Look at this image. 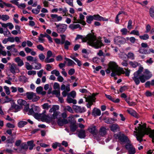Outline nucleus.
<instances>
[{
    "instance_id": "f8f14e48",
    "label": "nucleus",
    "mask_w": 154,
    "mask_h": 154,
    "mask_svg": "<svg viewBox=\"0 0 154 154\" xmlns=\"http://www.w3.org/2000/svg\"><path fill=\"white\" fill-rule=\"evenodd\" d=\"M28 148V146L27 144L25 143H23L20 145L19 149L20 152L23 154H24Z\"/></svg>"
},
{
    "instance_id": "6ab92c4d",
    "label": "nucleus",
    "mask_w": 154,
    "mask_h": 154,
    "mask_svg": "<svg viewBox=\"0 0 154 154\" xmlns=\"http://www.w3.org/2000/svg\"><path fill=\"white\" fill-rule=\"evenodd\" d=\"M89 131L93 134H95L97 132L96 127L94 126H91L88 128Z\"/></svg>"
},
{
    "instance_id": "bf43d9fd",
    "label": "nucleus",
    "mask_w": 154,
    "mask_h": 154,
    "mask_svg": "<svg viewBox=\"0 0 154 154\" xmlns=\"http://www.w3.org/2000/svg\"><path fill=\"white\" fill-rule=\"evenodd\" d=\"M130 34L136 35L137 36L139 35V33L138 30H133L131 31Z\"/></svg>"
},
{
    "instance_id": "c03bdc74",
    "label": "nucleus",
    "mask_w": 154,
    "mask_h": 154,
    "mask_svg": "<svg viewBox=\"0 0 154 154\" xmlns=\"http://www.w3.org/2000/svg\"><path fill=\"white\" fill-rule=\"evenodd\" d=\"M68 118L71 119H69L68 120H67L66 119H63V125L68 124L69 122H70V123H72V118L71 117L69 116L68 117Z\"/></svg>"
},
{
    "instance_id": "6e6d98bb",
    "label": "nucleus",
    "mask_w": 154,
    "mask_h": 154,
    "mask_svg": "<svg viewBox=\"0 0 154 154\" xmlns=\"http://www.w3.org/2000/svg\"><path fill=\"white\" fill-rule=\"evenodd\" d=\"M54 57L55 55H53L51 51L49 50L48 51L47 53V56L46 57Z\"/></svg>"
},
{
    "instance_id": "09e8293b",
    "label": "nucleus",
    "mask_w": 154,
    "mask_h": 154,
    "mask_svg": "<svg viewBox=\"0 0 154 154\" xmlns=\"http://www.w3.org/2000/svg\"><path fill=\"white\" fill-rule=\"evenodd\" d=\"M19 108L20 107L19 106L16 105L14 103H13L11 104L10 109H19Z\"/></svg>"
},
{
    "instance_id": "7c9ffc66",
    "label": "nucleus",
    "mask_w": 154,
    "mask_h": 154,
    "mask_svg": "<svg viewBox=\"0 0 154 154\" xmlns=\"http://www.w3.org/2000/svg\"><path fill=\"white\" fill-rule=\"evenodd\" d=\"M111 130L113 132H115L117 129H119V128L117 124H113L110 127Z\"/></svg>"
},
{
    "instance_id": "680f3d73",
    "label": "nucleus",
    "mask_w": 154,
    "mask_h": 154,
    "mask_svg": "<svg viewBox=\"0 0 154 154\" xmlns=\"http://www.w3.org/2000/svg\"><path fill=\"white\" fill-rule=\"evenodd\" d=\"M132 21L131 20H129L128 22V25L127 26L129 30L132 29Z\"/></svg>"
},
{
    "instance_id": "de8ad7c7",
    "label": "nucleus",
    "mask_w": 154,
    "mask_h": 154,
    "mask_svg": "<svg viewBox=\"0 0 154 154\" xmlns=\"http://www.w3.org/2000/svg\"><path fill=\"white\" fill-rule=\"evenodd\" d=\"M9 18V16L7 15H2L1 20L3 21H6L8 20Z\"/></svg>"
},
{
    "instance_id": "b1692460",
    "label": "nucleus",
    "mask_w": 154,
    "mask_h": 154,
    "mask_svg": "<svg viewBox=\"0 0 154 154\" xmlns=\"http://www.w3.org/2000/svg\"><path fill=\"white\" fill-rule=\"evenodd\" d=\"M70 131L73 132H75L77 128V126L75 124V122H72L71 123V125H70Z\"/></svg>"
},
{
    "instance_id": "7ed1b4c3",
    "label": "nucleus",
    "mask_w": 154,
    "mask_h": 154,
    "mask_svg": "<svg viewBox=\"0 0 154 154\" xmlns=\"http://www.w3.org/2000/svg\"><path fill=\"white\" fill-rule=\"evenodd\" d=\"M143 69V67L140 65L138 70L134 73V76L132 77V79L136 85H139L140 81L142 83H144L146 80L150 79L152 76L150 72L147 69L145 70L144 74H141Z\"/></svg>"
},
{
    "instance_id": "ddd939ff",
    "label": "nucleus",
    "mask_w": 154,
    "mask_h": 154,
    "mask_svg": "<svg viewBox=\"0 0 154 154\" xmlns=\"http://www.w3.org/2000/svg\"><path fill=\"white\" fill-rule=\"evenodd\" d=\"M93 17L94 20L97 21H107L108 20V19L107 18H105L103 17L100 16L99 14L94 15L92 16Z\"/></svg>"
},
{
    "instance_id": "c85d7f7f",
    "label": "nucleus",
    "mask_w": 154,
    "mask_h": 154,
    "mask_svg": "<svg viewBox=\"0 0 154 154\" xmlns=\"http://www.w3.org/2000/svg\"><path fill=\"white\" fill-rule=\"evenodd\" d=\"M128 59L131 60H134L135 59V56L134 53L131 52H128L126 55Z\"/></svg>"
},
{
    "instance_id": "f03ea898",
    "label": "nucleus",
    "mask_w": 154,
    "mask_h": 154,
    "mask_svg": "<svg viewBox=\"0 0 154 154\" xmlns=\"http://www.w3.org/2000/svg\"><path fill=\"white\" fill-rule=\"evenodd\" d=\"M139 126L137 128L135 127L136 131L134 132L137 133L136 134L137 140L140 142L142 140V138L145 134H150L149 137L152 138V142L154 144V129L152 130L150 128L146 127V123L139 124Z\"/></svg>"
},
{
    "instance_id": "5701e85b",
    "label": "nucleus",
    "mask_w": 154,
    "mask_h": 154,
    "mask_svg": "<svg viewBox=\"0 0 154 154\" xmlns=\"http://www.w3.org/2000/svg\"><path fill=\"white\" fill-rule=\"evenodd\" d=\"M69 28L72 30H74L78 28H79L80 29H82V28L81 27L80 25L79 24H71L69 25Z\"/></svg>"
},
{
    "instance_id": "a18cd8bd",
    "label": "nucleus",
    "mask_w": 154,
    "mask_h": 154,
    "mask_svg": "<svg viewBox=\"0 0 154 154\" xmlns=\"http://www.w3.org/2000/svg\"><path fill=\"white\" fill-rule=\"evenodd\" d=\"M35 65H34V69H38L41 68V64L40 63L35 62Z\"/></svg>"
},
{
    "instance_id": "72a5a7b5",
    "label": "nucleus",
    "mask_w": 154,
    "mask_h": 154,
    "mask_svg": "<svg viewBox=\"0 0 154 154\" xmlns=\"http://www.w3.org/2000/svg\"><path fill=\"white\" fill-rule=\"evenodd\" d=\"M27 124V122L26 121H20L18 123V126L20 128H22Z\"/></svg>"
},
{
    "instance_id": "9b49d317",
    "label": "nucleus",
    "mask_w": 154,
    "mask_h": 154,
    "mask_svg": "<svg viewBox=\"0 0 154 154\" xmlns=\"http://www.w3.org/2000/svg\"><path fill=\"white\" fill-rule=\"evenodd\" d=\"M34 112V117L35 119H37L41 117V115L39 114L38 113L39 111L40 108L37 106H36L34 105L32 106Z\"/></svg>"
},
{
    "instance_id": "e433bc0d",
    "label": "nucleus",
    "mask_w": 154,
    "mask_h": 154,
    "mask_svg": "<svg viewBox=\"0 0 154 154\" xmlns=\"http://www.w3.org/2000/svg\"><path fill=\"white\" fill-rule=\"evenodd\" d=\"M71 43L68 40H66L65 42L64 43V48L68 50L69 49V46L71 45Z\"/></svg>"
},
{
    "instance_id": "2f4dec72",
    "label": "nucleus",
    "mask_w": 154,
    "mask_h": 154,
    "mask_svg": "<svg viewBox=\"0 0 154 154\" xmlns=\"http://www.w3.org/2000/svg\"><path fill=\"white\" fill-rule=\"evenodd\" d=\"M65 59L67 62V65L69 66H71L73 64H75V63L71 59L66 57H65Z\"/></svg>"
},
{
    "instance_id": "2eb2a0df",
    "label": "nucleus",
    "mask_w": 154,
    "mask_h": 154,
    "mask_svg": "<svg viewBox=\"0 0 154 154\" xmlns=\"http://www.w3.org/2000/svg\"><path fill=\"white\" fill-rule=\"evenodd\" d=\"M125 71L123 68H121L119 72V73L118 75H120L122 74H125L126 76H129L130 72V70L127 69H125Z\"/></svg>"
},
{
    "instance_id": "f3484780",
    "label": "nucleus",
    "mask_w": 154,
    "mask_h": 154,
    "mask_svg": "<svg viewBox=\"0 0 154 154\" xmlns=\"http://www.w3.org/2000/svg\"><path fill=\"white\" fill-rule=\"evenodd\" d=\"M78 136L80 138H84L85 137V131L84 130L81 129L78 132Z\"/></svg>"
},
{
    "instance_id": "c9c22d12",
    "label": "nucleus",
    "mask_w": 154,
    "mask_h": 154,
    "mask_svg": "<svg viewBox=\"0 0 154 154\" xmlns=\"http://www.w3.org/2000/svg\"><path fill=\"white\" fill-rule=\"evenodd\" d=\"M49 57H46L44 61L45 63H49L54 61V58H50Z\"/></svg>"
},
{
    "instance_id": "a878e982",
    "label": "nucleus",
    "mask_w": 154,
    "mask_h": 154,
    "mask_svg": "<svg viewBox=\"0 0 154 154\" xmlns=\"http://www.w3.org/2000/svg\"><path fill=\"white\" fill-rule=\"evenodd\" d=\"M17 69V65L14 64H12L10 67V70L11 73L14 74L15 73V70Z\"/></svg>"
},
{
    "instance_id": "864d4df0",
    "label": "nucleus",
    "mask_w": 154,
    "mask_h": 154,
    "mask_svg": "<svg viewBox=\"0 0 154 154\" xmlns=\"http://www.w3.org/2000/svg\"><path fill=\"white\" fill-rule=\"evenodd\" d=\"M26 68L28 70H31L33 69L32 66L30 65L28 62H26L25 64Z\"/></svg>"
},
{
    "instance_id": "338daca9",
    "label": "nucleus",
    "mask_w": 154,
    "mask_h": 154,
    "mask_svg": "<svg viewBox=\"0 0 154 154\" xmlns=\"http://www.w3.org/2000/svg\"><path fill=\"white\" fill-rule=\"evenodd\" d=\"M53 88L54 89H58L60 90V85L57 82H55L53 86Z\"/></svg>"
},
{
    "instance_id": "4be33fe9",
    "label": "nucleus",
    "mask_w": 154,
    "mask_h": 154,
    "mask_svg": "<svg viewBox=\"0 0 154 154\" xmlns=\"http://www.w3.org/2000/svg\"><path fill=\"white\" fill-rule=\"evenodd\" d=\"M15 61L17 63V65L19 66H21L24 64L23 61L20 57H18L15 59Z\"/></svg>"
},
{
    "instance_id": "f257e3e1",
    "label": "nucleus",
    "mask_w": 154,
    "mask_h": 154,
    "mask_svg": "<svg viewBox=\"0 0 154 154\" xmlns=\"http://www.w3.org/2000/svg\"><path fill=\"white\" fill-rule=\"evenodd\" d=\"M79 39H81L82 42H87L88 45L96 49L100 48L104 45L101 41L97 39L94 34H89L86 36L77 34L75 40Z\"/></svg>"
},
{
    "instance_id": "774afa93",
    "label": "nucleus",
    "mask_w": 154,
    "mask_h": 154,
    "mask_svg": "<svg viewBox=\"0 0 154 154\" xmlns=\"http://www.w3.org/2000/svg\"><path fill=\"white\" fill-rule=\"evenodd\" d=\"M43 90V88L41 86H39L37 88L36 91L38 93H41Z\"/></svg>"
},
{
    "instance_id": "49530a36",
    "label": "nucleus",
    "mask_w": 154,
    "mask_h": 154,
    "mask_svg": "<svg viewBox=\"0 0 154 154\" xmlns=\"http://www.w3.org/2000/svg\"><path fill=\"white\" fill-rule=\"evenodd\" d=\"M60 36L61 37V44L62 45L65 42L66 36L64 35H60Z\"/></svg>"
},
{
    "instance_id": "cd10ccee",
    "label": "nucleus",
    "mask_w": 154,
    "mask_h": 154,
    "mask_svg": "<svg viewBox=\"0 0 154 154\" xmlns=\"http://www.w3.org/2000/svg\"><path fill=\"white\" fill-rule=\"evenodd\" d=\"M128 112L132 116L137 118L138 117V114L133 109H128L127 110Z\"/></svg>"
},
{
    "instance_id": "e2e57ef3",
    "label": "nucleus",
    "mask_w": 154,
    "mask_h": 154,
    "mask_svg": "<svg viewBox=\"0 0 154 154\" xmlns=\"http://www.w3.org/2000/svg\"><path fill=\"white\" fill-rule=\"evenodd\" d=\"M65 109L71 113H73V111L72 109V108L69 106H66L65 108Z\"/></svg>"
},
{
    "instance_id": "39448f33",
    "label": "nucleus",
    "mask_w": 154,
    "mask_h": 154,
    "mask_svg": "<svg viewBox=\"0 0 154 154\" xmlns=\"http://www.w3.org/2000/svg\"><path fill=\"white\" fill-rule=\"evenodd\" d=\"M114 137L116 139H118L120 142L121 144L126 143L130 142V140L128 137L124 134H122L120 133L115 134Z\"/></svg>"
},
{
    "instance_id": "58836bf2",
    "label": "nucleus",
    "mask_w": 154,
    "mask_h": 154,
    "mask_svg": "<svg viewBox=\"0 0 154 154\" xmlns=\"http://www.w3.org/2000/svg\"><path fill=\"white\" fill-rule=\"evenodd\" d=\"M19 80L22 82L26 83L28 82V79L24 76H21L20 77Z\"/></svg>"
},
{
    "instance_id": "0eeeda50",
    "label": "nucleus",
    "mask_w": 154,
    "mask_h": 154,
    "mask_svg": "<svg viewBox=\"0 0 154 154\" xmlns=\"http://www.w3.org/2000/svg\"><path fill=\"white\" fill-rule=\"evenodd\" d=\"M59 106L58 105H54L52 106V107L51 108L49 111L50 113L53 112L52 116L54 119H55L57 118L58 115L60 112L58 111L59 109Z\"/></svg>"
},
{
    "instance_id": "4d7b16f0",
    "label": "nucleus",
    "mask_w": 154,
    "mask_h": 154,
    "mask_svg": "<svg viewBox=\"0 0 154 154\" xmlns=\"http://www.w3.org/2000/svg\"><path fill=\"white\" fill-rule=\"evenodd\" d=\"M128 151L129 154H134L136 152L135 149L133 146Z\"/></svg>"
},
{
    "instance_id": "4c0bfd02",
    "label": "nucleus",
    "mask_w": 154,
    "mask_h": 154,
    "mask_svg": "<svg viewBox=\"0 0 154 154\" xmlns=\"http://www.w3.org/2000/svg\"><path fill=\"white\" fill-rule=\"evenodd\" d=\"M66 100L67 102L69 103H72L74 104H75L77 103L76 100H75L71 98L68 97Z\"/></svg>"
},
{
    "instance_id": "473e14b6",
    "label": "nucleus",
    "mask_w": 154,
    "mask_h": 154,
    "mask_svg": "<svg viewBox=\"0 0 154 154\" xmlns=\"http://www.w3.org/2000/svg\"><path fill=\"white\" fill-rule=\"evenodd\" d=\"M86 22L88 24H91L94 20L93 17L92 15L87 16L86 17Z\"/></svg>"
},
{
    "instance_id": "dca6fc26",
    "label": "nucleus",
    "mask_w": 154,
    "mask_h": 154,
    "mask_svg": "<svg viewBox=\"0 0 154 154\" xmlns=\"http://www.w3.org/2000/svg\"><path fill=\"white\" fill-rule=\"evenodd\" d=\"M105 96L107 99L114 103H118L120 101V99L119 98H117L115 99L112 97L110 95L107 94H105Z\"/></svg>"
},
{
    "instance_id": "79ce46f5",
    "label": "nucleus",
    "mask_w": 154,
    "mask_h": 154,
    "mask_svg": "<svg viewBox=\"0 0 154 154\" xmlns=\"http://www.w3.org/2000/svg\"><path fill=\"white\" fill-rule=\"evenodd\" d=\"M17 102L19 104L21 105H25L26 104V101L22 99L18 100Z\"/></svg>"
},
{
    "instance_id": "3c124183",
    "label": "nucleus",
    "mask_w": 154,
    "mask_h": 154,
    "mask_svg": "<svg viewBox=\"0 0 154 154\" xmlns=\"http://www.w3.org/2000/svg\"><path fill=\"white\" fill-rule=\"evenodd\" d=\"M4 88L5 90V92L7 94L9 95L10 94L11 92L8 87L5 86L4 87Z\"/></svg>"
},
{
    "instance_id": "0e129e2a",
    "label": "nucleus",
    "mask_w": 154,
    "mask_h": 154,
    "mask_svg": "<svg viewBox=\"0 0 154 154\" xmlns=\"http://www.w3.org/2000/svg\"><path fill=\"white\" fill-rule=\"evenodd\" d=\"M42 107L43 109L48 110L50 107V106L49 105L48 103H45L42 105Z\"/></svg>"
},
{
    "instance_id": "5fc2aeb1",
    "label": "nucleus",
    "mask_w": 154,
    "mask_h": 154,
    "mask_svg": "<svg viewBox=\"0 0 154 154\" xmlns=\"http://www.w3.org/2000/svg\"><path fill=\"white\" fill-rule=\"evenodd\" d=\"M51 73L52 74L55 75L56 76H58L60 74L59 71L56 69L54 70L51 71Z\"/></svg>"
},
{
    "instance_id": "603ef678",
    "label": "nucleus",
    "mask_w": 154,
    "mask_h": 154,
    "mask_svg": "<svg viewBox=\"0 0 154 154\" xmlns=\"http://www.w3.org/2000/svg\"><path fill=\"white\" fill-rule=\"evenodd\" d=\"M104 120L105 121V122L107 124H111V121L114 120L113 119H112L109 118H105L104 119Z\"/></svg>"
},
{
    "instance_id": "37998d69",
    "label": "nucleus",
    "mask_w": 154,
    "mask_h": 154,
    "mask_svg": "<svg viewBox=\"0 0 154 154\" xmlns=\"http://www.w3.org/2000/svg\"><path fill=\"white\" fill-rule=\"evenodd\" d=\"M52 94L56 95V97H58L60 96V90H54L52 91Z\"/></svg>"
},
{
    "instance_id": "052dcab7",
    "label": "nucleus",
    "mask_w": 154,
    "mask_h": 154,
    "mask_svg": "<svg viewBox=\"0 0 154 154\" xmlns=\"http://www.w3.org/2000/svg\"><path fill=\"white\" fill-rule=\"evenodd\" d=\"M149 14L150 16L154 17V9L151 8L149 9Z\"/></svg>"
},
{
    "instance_id": "1a4fd4ad",
    "label": "nucleus",
    "mask_w": 154,
    "mask_h": 154,
    "mask_svg": "<svg viewBox=\"0 0 154 154\" xmlns=\"http://www.w3.org/2000/svg\"><path fill=\"white\" fill-rule=\"evenodd\" d=\"M114 41L115 44L120 45L124 43L125 42V39L122 37L117 36L114 38Z\"/></svg>"
},
{
    "instance_id": "393cba45",
    "label": "nucleus",
    "mask_w": 154,
    "mask_h": 154,
    "mask_svg": "<svg viewBox=\"0 0 154 154\" xmlns=\"http://www.w3.org/2000/svg\"><path fill=\"white\" fill-rule=\"evenodd\" d=\"M27 144L28 147L29 146V149L30 150H32L33 147L35 146V145L34 143V141L33 140L28 141Z\"/></svg>"
},
{
    "instance_id": "4468645a",
    "label": "nucleus",
    "mask_w": 154,
    "mask_h": 154,
    "mask_svg": "<svg viewBox=\"0 0 154 154\" xmlns=\"http://www.w3.org/2000/svg\"><path fill=\"white\" fill-rule=\"evenodd\" d=\"M14 142V139L13 137H8L7 140H6V143H7V145L8 147L10 146H13V143Z\"/></svg>"
},
{
    "instance_id": "13d9d810",
    "label": "nucleus",
    "mask_w": 154,
    "mask_h": 154,
    "mask_svg": "<svg viewBox=\"0 0 154 154\" xmlns=\"http://www.w3.org/2000/svg\"><path fill=\"white\" fill-rule=\"evenodd\" d=\"M58 10L60 11H62L64 14L63 16L66 15V12L68 11V10L66 8H64L63 9L61 8H60L58 9Z\"/></svg>"
},
{
    "instance_id": "ea45409f",
    "label": "nucleus",
    "mask_w": 154,
    "mask_h": 154,
    "mask_svg": "<svg viewBox=\"0 0 154 154\" xmlns=\"http://www.w3.org/2000/svg\"><path fill=\"white\" fill-rule=\"evenodd\" d=\"M126 144L125 146V148L128 150L132 148L133 146L132 144L131 143V142H128Z\"/></svg>"
},
{
    "instance_id": "a211bd4d",
    "label": "nucleus",
    "mask_w": 154,
    "mask_h": 154,
    "mask_svg": "<svg viewBox=\"0 0 154 154\" xmlns=\"http://www.w3.org/2000/svg\"><path fill=\"white\" fill-rule=\"evenodd\" d=\"M92 115L94 116H100L101 115V111L100 109L95 108L93 110Z\"/></svg>"
},
{
    "instance_id": "423d86ee",
    "label": "nucleus",
    "mask_w": 154,
    "mask_h": 154,
    "mask_svg": "<svg viewBox=\"0 0 154 154\" xmlns=\"http://www.w3.org/2000/svg\"><path fill=\"white\" fill-rule=\"evenodd\" d=\"M54 24L56 26V30L58 33H63L67 29V25L66 24L63 23L57 24L56 23H55Z\"/></svg>"
},
{
    "instance_id": "9d476101",
    "label": "nucleus",
    "mask_w": 154,
    "mask_h": 154,
    "mask_svg": "<svg viewBox=\"0 0 154 154\" xmlns=\"http://www.w3.org/2000/svg\"><path fill=\"white\" fill-rule=\"evenodd\" d=\"M73 109L76 113H82L86 111L85 108L84 107H81L76 105H74L73 106Z\"/></svg>"
},
{
    "instance_id": "412c9836",
    "label": "nucleus",
    "mask_w": 154,
    "mask_h": 154,
    "mask_svg": "<svg viewBox=\"0 0 154 154\" xmlns=\"http://www.w3.org/2000/svg\"><path fill=\"white\" fill-rule=\"evenodd\" d=\"M138 51L140 53L142 54H149V52L148 50L145 49V48L140 47Z\"/></svg>"
},
{
    "instance_id": "69168bd1",
    "label": "nucleus",
    "mask_w": 154,
    "mask_h": 154,
    "mask_svg": "<svg viewBox=\"0 0 154 154\" xmlns=\"http://www.w3.org/2000/svg\"><path fill=\"white\" fill-rule=\"evenodd\" d=\"M120 31L123 35H126L127 34L128 30L126 28H124L122 29Z\"/></svg>"
},
{
    "instance_id": "a19ab883",
    "label": "nucleus",
    "mask_w": 154,
    "mask_h": 154,
    "mask_svg": "<svg viewBox=\"0 0 154 154\" xmlns=\"http://www.w3.org/2000/svg\"><path fill=\"white\" fill-rule=\"evenodd\" d=\"M139 38L143 40H146L149 38V36L148 34H145L143 35L139 36Z\"/></svg>"
},
{
    "instance_id": "aec40b11",
    "label": "nucleus",
    "mask_w": 154,
    "mask_h": 154,
    "mask_svg": "<svg viewBox=\"0 0 154 154\" xmlns=\"http://www.w3.org/2000/svg\"><path fill=\"white\" fill-rule=\"evenodd\" d=\"M85 98L86 99V102H88L91 106L93 104V102L95 101V100L93 99L92 96H88Z\"/></svg>"
},
{
    "instance_id": "bb28decb",
    "label": "nucleus",
    "mask_w": 154,
    "mask_h": 154,
    "mask_svg": "<svg viewBox=\"0 0 154 154\" xmlns=\"http://www.w3.org/2000/svg\"><path fill=\"white\" fill-rule=\"evenodd\" d=\"M129 63L131 66L134 68H135L139 65H140V63L136 61H130L129 62Z\"/></svg>"
},
{
    "instance_id": "6e6552de",
    "label": "nucleus",
    "mask_w": 154,
    "mask_h": 154,
    "mask_svg": "<svg viewBox=\"0 0 154 154\" xmlns=\"http://www.w3.org/2000/svg\"><path fill=\"white\" fill-rule=\"evenodd\" d=\"M27 98L29 100H32L33 102H35L39 99V97L32 92H27L26 94Z\"/></svg>"
},
{
    "instance_id": "f704fd0d",
    "label": "nucleus",
    "mask_w": 154,
    "mask_h": 154,
    "mask_svg": "<svg viewBox=\"0 0 154 154\" xmlns=\"http://www.w3.org/2000/svg\"><path fill=\"white\" fill-rule=\"evenodd\" d=\"M106 128L103 127H101L100 130V134L103 136L106 134Z\"/></svg>"
},
{
    "instance_id": "c756f323",
    "label": "nucleus",
    "mask_w": 154,
    "mask_h": 154,
    "mask_svg": "<svg viewBox=\"0 0 154 154\" xmlns=\"http://www.w3.org/2000/svg\"><path fill=\"white\" fill-rule=\"evenodd\" d=\"M26 58L27 60L29 61L34 62H37L38 61V60L36 57L34 58L33 57L30 56H27Z\"/></svg>"
},
{
    "instance_id": "20e7f679",
    "label": "nucleus",
    "mask_w": 154,
    "mask_h": 154,
    "mask_svg": "<svg viewBox=\"0 0 154 154\" xmlns=\"http://www.w3.org/2000/svg\"><path fill=\"white\" fill-rule=\"evenodd\" d=\"M109 67L112 72L111 74L112 77H115L116 75H118L121 68L118 67L116 63L114 61H110L109 64Z\"/></svg>"
},
{
    "instance_id": "8fccbe9b",
    "label": "nucleus",
    "mask_w": 154,
    "mask_h": 154,
    "mask_svg": "<svg viewBox=\"0 0 154 154\" xmlns=\"http://www.w3.org/2000/svg\"><path fill=\"white\" fill-rule=\"evenodd\" d=\"M38 57L39 59L42 62L44 61L45 59V56L43 53H41L38 55Z\"/></svg>"
}]
</instances>
